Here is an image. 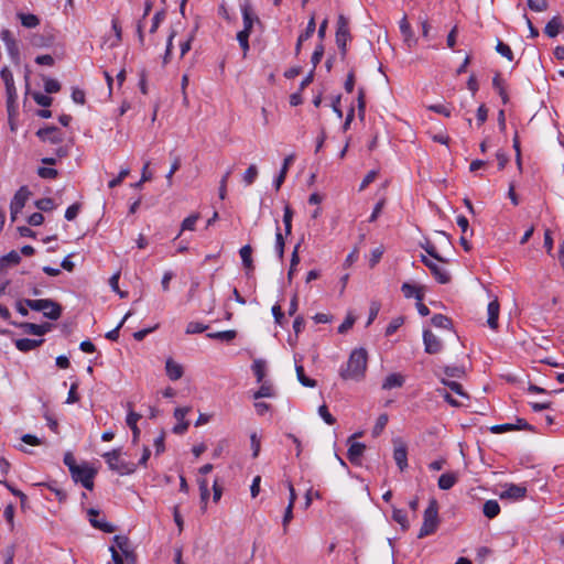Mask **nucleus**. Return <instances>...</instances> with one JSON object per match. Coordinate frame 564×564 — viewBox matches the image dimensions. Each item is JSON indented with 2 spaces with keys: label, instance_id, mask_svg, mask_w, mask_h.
<instances>
[{
  "label": "nucleus",
  "instance_id": "f257e3e1",
  "mask_svg": "<svg viewBox=\"0 0 564 564\" xmlns=\"http://www.w3.org/2000/svg\"><path fill=\"white\" fill-rule=\"evenodd\" d=\"M368 355L366 349H354L348 358L346 367H341L340 377L344 380L360 381L365 377Z\"/></svg>",
  "mask_w": 564,
  "mask_h": 564
},
{
  "label": "nucleus",
  "instance_id": "f03ea898",
  "mask_svg": "<svg viewBox=\"0 0 564 564\" xmlns=\"http://www.w3.org/2000/svg\"><path fill=\"white\" fill-rule=\"evenodd\" d=\"M108 467L118 473L119 475H130L137 469V465L132 462H128L121 458V449H112L102 455Z\"/></svg>",
  "mask_w": 564,
  "mask_h": 564
},
{
  "label": "nucleus",
  "instance_id": "7ed1b4c3",
  "mask_svg": "<svg viewBox=\"0 0 564 564\" xmlns=\"http://www.w3.org/2000/svg\"><path fill=\"white\" fill-rule=\"evenodd\" d=\"M438 505L435 499L430 500L423 514V523L417 534L419 539L433 534L438 527Z\"/></svg>",
  "mask_w": 564,
  "mask_h": 564
},
{
  "label": "nucleus",
  "instance_id": "20e7f679",
  "mask_svg": "<svg viewBox=\"0 0 564 564\" xmlns=\"http://www.w3.org/2000/svg\"><path fill=\"white\" fill-rule=\"evenodd\" d=\"M350 39L351 37L348 26V19L345 15L340 14L337 20L336 44L343 57L346 56L347 42L350 41Z\"/></svg>",
  "mask_w": 564,
  "mask_h": 564
},
{
  "label": "nucleus",
  "instance_id": "39448f33",
  "mask_svg": "<svg viewBox=\"0 0 564 564\" xmlns=\"http://www.w3.org/2000/svg\"><path fill=\"white\" fill-rule=\"evenodd\" d=\"M75 482H80L86 489L93 490L96 470L88 465H80L76 473H70Z\"/></svg>",
  "mask_w": 564,
  "mask_h": 564
},
{
  "label": "nucleus",
  "instance_id": "423d86ee",
  "mask_svg": "<svg viewBox=\"0 0 564 564\" xmlns=\"http://www.w3.org/2000/svg\"><path fill=\"white\" fill-rule=\"evenodd\" d=\"M30 191L26 186L20 187L17 193L14 194L13 198L10 203V214H11V220L15 221L18 214L23 209L25 206V203L30 196Z\"/></svg>",
  "mask_w": 564,
  "mask_h": 564
},
{
  "label": "nucleus",
  "instance_id": "0eeeda50",
  "mask_svg": "<svg viewBox=\"0 0 564 564\" xmlns=\"http://www.w3.org/2000/svg\"><path fill=\"white\" fill-rule=\"evenodd\" d=\"M88 520L90 524L106 533H112L116 531V527L109 522L106 521L105 517H101V513L99 510L90 508L87 511Z\"/></svg>",
  "mask_w": 564,
  "mask_h": 564
},
{
  "label": "nucleus",
  "instance_id": "6e6552de",
  "mask_svg": "<svg viewBox=\"0 0 564 564\" xmlns=\"http://www.w3.org/2000/svg\"><path fill=\"white\" fill-rule=\"evenodd\" d=\"M36 137L41 141L48 142L51 144H59L64 140V133L57 127L54 126L39 129L36 131Z\"/></svg>",
  "mask_w": 564,
  "mask_h": 564
},
{
  "label": "nucleus",
  "instance_id": "1a4fd4ad",
  "mask_svg": "<svg viewBox=\"0 0 564 564\" xmlns=\"http://www.w3.org/2000/svg\"><path fill=\"white\" fill-rule=\"evenodd\" d=\"M13 326H17L23 330V333L35 336H43L51 332L53 325L50 323L34 324L29 322L15 323L11 322Z\"/></svg>",
  "mask_w": 564,
  "mask_h": 564
},
{
  "label": "nucleus",
  "instance_id": "9d476101",
  "mask_svg": "<svg viewBox=\"0 0 564 564\" xmlns=\"http://www.w3.org/2000/svg\"><path fill=\"white\" fill-rule=\"evenodd\" d=\"M0 77L6 86L8 105L13 104L18 97V94L14 85L13 74L8 66L2 67V69L0 70Z\"/></svg>",
  "mask_w": 564,
  "mask_h": 564
},
{
  "label": "nucleus",
  "instance_id": "9b49d317",
  "mask_svg": "<svg viewBox=\"0 0 564 564\" xmlns=\"http://www.w3.org/2000/svg\"><path fill=\"white\" fill-rule=\"evenodd\" d=\"M241 14L243 22V29L241 31L251 34L254 24L261 25L259 17L253 12L249 3L246 2L241 4Z\"/></svg>",
  "mask_w": 564,
  "mask_h": 564
},
{
  "label": "nucleus",
  "instance_id": "f8f14e48",
  "mask_svg": "<svg viewBox=\"0 0 564 564\" xmlns=\"http://www.w3.org/2000/svg\"><path fill=\"white\" fill-rule=\"evenodd\" d=\"M421 261L431 270L434 278L442 284H446L451 281L449 273L441 265L430 260L426 256H421Z\"/></svg>",
  "mask_w": 564,
  "mask_h": 564
},
{
  "label": "nucleus",
  "instance_id": "ddd939ff",
  "mask_svg": "<svg viewBox=\"0 0 564 564\" xmlns=\"http://www.w3.org/2000/svg\"><path fill=\"white\" fill-rule=\"evenodd\" d=\"M423 343L425 352L431 355L438 354L443 348L441 339L430 329L423 332Z\"/></svg>",
  "mask_w": 564,
  "mask_h": 564
},
{
  "label": "nucleus",
  "instance_id": "4468645a",
  "mask_svg": "<svg viewBox=\"0 0 564 564\" xmlns=\"http://www.w3.org/2000/svg\"><path fill=\"white\" fill-rule=\"evenodd\" d=\"M393 443V458L400 470L403 471L408 467L406 445L400 440H394Z\"/></svg>",
  "mask_w": 564,
  "mask_h": 564
},
{
  "label": "nucleus",
  "instance_id": "2eb2a0df",
  "mask_svg": "<svg viewBox=\"0 0 564 564\" xmlns=\"http://www.w3.org/2000/svg\"><path fill=\"white\" fill-rule=\"evenodd\" d=\"M527 495V488L524 486L509 484L505 486V490L500 494L501 499H523Z\"/></svg>",
  "mask_w": 564,
  "mask_h": 564
},
{
  "label": "nucleus",
  "instance_id": "dca6fc26",
  "mask_svg": "<svg viewBox=\"0 0 564 564\" xmlns=\"http://www.w3.org/2000/svg\"><path fill=\"white\" fill-rule=\"evenodd\" d=\"M499 312H500V304L497 299L489 302L487 307V325L494 329L497 330L499 327L498 318H499Z\"/></svg>",
  "mask_w": 564,
  "mask_h": 564
},
{
  "label": "nucleus",
  "instance_id": "f3484780",
  "mask_svg": "<svg viewBox=\"0 0 564 564\" xmlns=\"http://www.w3.org/2000/svg\"><path fill=\"white\" fill-rule=\"evenodd\" d=\"M44 343L43 338L40 339H31V338H20L14 341L15 348L21 352H29L40 347Z\"/></svg>",
  "mask_w": 564,
  "mask_h": 564
},
{
  "label": "nucleus",
  "instance_id": "a211bd4d",
  "mask_svg": "<svg viewBox=\"0 0 564 564\" xmlns=\"http://www.w3.org/2000/svg\"><path fill=\"white\" fill-rule=\"evenodd\" d=\"M366 449V445L364 443L355 442L350 444L348 451H347V457L350 460L351 464H359L360 457L362 456L364 452Z\"/></svg>",
  "mask_w": 564,
  "mask_h": 564
},
{
  "label": "nucleus",
  "instance_id": "6ab92c4d",
  "mask_svg": "<svg viewBox=\"0 0 564 564\" xmlns=\"http://www.w3.org/2000/svg\"><path fill=\"white\" fill-rule=\"evenodd\" d=\"M165 370L167 377L173 381L181 379L184 373L183 367L175 362L172 358L166 360Z\"/></svg>",
  "mask_w": 564,
  "mask_h": 564
},
{
  "label": "nucleus",
  "instance_id": "aec40b11",
  "mask_svg": "<svg viewBox=\"0 0 564 564\" xmlns=\"http://www.w3.org/2000/svg\"><path fill=\"white\" fill-rule=\"evenodd\" d=\"M563 29L562 19L560 15L553 17L545 25L544 33L549 37H555L560 34L561 30Z\"/></svg>",
  "mask_w": 564,
  "mask_h": 564
},
{
  "label": "nucleus",
  "instance_id": "412c9836",
  "mask_svg": "<svg viewBox=\"0 0 564 564\" xmlns=\"http://www.w3.org/2000/svg\"><path fill=\"white\" fill-rule=\"evenodd\" d=\"M315 30H316L315 20H314V18H311L306 25L305 31L299 35V39H297V42L295 45V54L296 55L300 53L303 42L307 41L314 34Z\"/></svg>",
  "mask_w": 564,
  "mask_h": 564
},
{
  "label": "nucleus",
  "instance_id": "4be33fe9",
  "mask_svg": "<svg viewBox=\"0 0 564 564\" xmlns=\"http://www.w3.org/2000/svg\"><path fill=\"white\" fill-rule=\"evenodd\" d=\"M25 305L36 312L44 311V308H48L50 306H55V301L51 299H40V300H24Z\"/></svg>",
  "mask_w": 564,
  "mask_h": 564
},
{
  "label": "nucleus",
  "instance_id": "5701e85b",
  "mask_svg": "<svg viewBox=\"0 0 564 564\" xmlns=\"http://www.w3.org/2000/svg\"><path fill=\"white\" fill-rule=\"evenodd\" d=\"M141 419V415L134 411H129L128 415H127V419H126V422H127V425L131 429L132 431V441L133 443H135L138 440H139V436H140V429L138 427V421Z\"/></svg>",
  "mask_w": 564,
  "mask_h": 564
},
{
  "label": "nucleus",
  "instance_id": "b1692460",
  "mask_svg": "<svg viewBox=\"0 0 564 564\" xmlns=\"http://www.w3.org/2000/svg\"><path fill=\"white\" fill-rule=\"evenodd\" d=\"M404 383V377L401 373H390L382 383L383 390L401 388Z\"/></svg>",
  "mask_w": 564,
  "mask_h": 564
},
{
  "label": "nucleus",
  "instance_id": "393cba45",
  "mask_svg": "<svg viewBox=\"0 0 564 564\" xmlns=\"http://www.w3.org/2000/svg\"><path fill=\"white\" fill-rule=\"evenodd\" d=\"M293 161H294V154H290L284 159L281 171H280L279 175L276 176V178L274 180V186H275L276 191H279L281 185L283 184V182L286 177L288 170H289L290 165L293 163Z\"/></svg>",
  "mask_w": 564,
  "mask_h": 564
},
{
  "label": "nucleus",
  "instance_id": "a878e982",
  "mask_svg": "<svg viewBox=\"0 0 564 564\" xmlns=\"http://www.w3.org/2000/svg\"><path fill=\"white\" fill-rule=\"evenodd\" d=\"M401 291L406 299L415 297L420 302L423 301L424 294L416 285L405 282L402 284Z\"/></svg>",
  "mask_w": 564,
  "mask_h": 564
},
{
  "label": "nucleus",
  "instance_id": "bb28decb",
  "mask_svg": "<svg viewBox=\"0 0 564 564\" xmlns=\"http://www.w3.org/2000/svg\"><path fill=\"white\" fill-rule=\"evenodd\" d=\"M239 254L241 257V260H242V264L245 267L246 270L248 271H253L254 270V265H253V260H252V248L250 245H246L243 247L240 248L239 250Z\"/></svg>",
  "mask_w": 564,
  "mask_h": 564
},
{
  "label": "nucleus",
  "instance_id": "cd10ccee",
  "mask_svg": "<svg viewBox=\"0 0 564 564\" xmlns=\"http://www.w3.org/2000/svg\"><path fill=\"white\" fill-rule=\"evenodd\" d=\"M295 371L296 377L300 383L304 387L314 388L316 386V380L311 379L305 376L304 368L302 365L299 364L297 359L295 358Z\"/></svg>",
  "mask_w": 564,
  "mask_h": 564
},
{
  "label": "nucleus",
  "instance_id": "c85d7f7f",
  "mask_svg": "<svg viewBox=\"0 0 564 564\" xmlns=\"http://www.w3.org/2000/svg\"><path fill=\"white\" fill-rule=\"evenodd\" d=\"M482 512L488 519H494L500 513V506L497 500H487L484 503Z\"/></svg>",
  "mask_w": 564,
  "mask_h": 564
},
{
  "label": "nucleus",
  "instance_id": "c756f323",
  "mask_svg": "<svg viewBox=\"0 0 564 564\" xmlns=\"http://www.w3.org/2000/svg\"><path fill=\"white\" fill-rule=\"evenodd\" d=\"M457 475L454 473H445L438 478V487L442 490L451 489L457 481Z\"/></svg>",
  "mask_w": 564,
  "mask_h": 564
},
{
  "label": "nucleus",
  "instance_id": "7c9ffc66",
  "mask_svg": "<svg viewBox=\"0 0 564 564\" xmlns=\"http://www.w3.org/2000/svg\"><path fill=\"white\" fill-rule=\"evenodd\" d=\"M17 15L26 29H34L40 24V19L35 14L19 12Z\"/></svg>",
  "mask_w": 564,
  "mask_h": 564
},
{
  "label": "nucleus",
  "instance_id": "2f4dec72",
  "mask_svg": "<svg viewBox=\"0 0 564 564\" xmlns=\"http://www.w3.org/2000/svg\"><path fill=\"white\" fill-rule=\"evenodd\" d=\"M113 540H115L117 546L120 549V551L126 555V557L130 558L131 562H133V556L130 551L129 539L127 536L116 535Z\"/></svg>",
  "mask_w": 564,
  "mask_h": 564
},
{
  "label": "nucleus",
  "instance_id": "473e14b6",
  "mask_svg": "<svg viewBox=\"0 0 564 564\" xmlns=\"http://www.w3.org/2000/svg\"><path fill=\"white\" fill-rule=\"evenodd\" d=\"M237 332L234 329L229 330H221V332H215V333H208L207 337L212 339H217L220 341H231L236 338Z\"/></svg>",
  "mask_w": 564,
  "mask_h": 564
},
{
  "label": "nucleus",
  "instance_id": "72a5a7b5",
  "mask_svg": "<svg viewBox=\"0 0 564 564\" xmlns=\"http://www.w3.org/2000/svg\"><path fill=\"white\" fill-rule=\"evenodd\" d=\"M20 253L15 250H12L0 259V268L3 269L15 265L20 262Z\"/></svg>",
  "mask_w": 564,
  "mask_h": 564
},
{
  "label": "nucleus",
  "instance_id": "f704fd0d",
  "mask_svg": "<svg viewBox=\"0 0 564 564\" xmlns=\"http://www.w3.org/2000/svg\"><path fill=\"white\" fill-rule=\"evenodd\" d=\"M392 519L401 525L402 530L405 531L409 529L410 523L408 521L406 512L404 510L393 507Z\"/></svg>",
  "mask_w": 564,
  "mask_h": 564
},
{
  "label": "nucleus",
  "instance_id": "c9c22d12",
  "mask_svg": "<svg viewBox=\"0 0 564 564\" xmlns=\"http://www.w3.org/2000/svg\"><path fill=\"white\" fill-rule=\"evenodd\" d=\"M433 326L443 329H452V319L443 314H435L431 319Z\"/></svg>",
  "mask_w": 564,
  "mask_h": 564
},
{
  "label": "nucleus",
  "instance_id": "e433bc0d",
  "mask_svg": "<svg viewBox=\"0 0 564 564\" xmlns=\"http://www.w3.org/2000/svg\"><path fill=\"white\" fill-rule=\"evenodd\" d=\"M441 382L448 387L454 393H456L457 395L468 400L469 399V395L467 394V392L463 389V386L456 381H452V380H448V379H441Z\"/></svg>",
  "mask_w": 564,
  "mask_h": 564
},
{
  "label": "nucleus",
  "instance_id": "4c0bfd02",
  "mask_svg": "<svg viewBox=\"0 0 564 564\" xmlns=\"http://www.w3.org/2000/svg\"><path fill=\"white\" fill-rule=\"evenodd\" d=\"M492 86L495 89H497L499 96L501 97L502 104L507 105L509 101L508 94L503 87L502 79L500 78V75H496L492 79Z\"/></svg>",
  "mask_w": 564,
  "mask_h": 564
},
{
  "label": "nucleus",
  "instance_id": "58836bf2",
  "mask_svg": "<svg viewBox=\"0 0 564 564\" xmlns=\"http://www.w3.org/2000/svg\"><path fill=\"white\" fill-rule=\"evenodd\" d=\"M199 219V214H192L188 217H186L181 225V231L178 232L177 237L181 236V234L185 230H195V225L197 220Z\"/></svg>",
  "mask_w": 564,
  "mask_h": 564
},
{
  "label": "nucleus",
  "instance_id": "ea45409f",
  "mask_svg": "<svg viewBox=\"0 0 564 564\" xmlns=\"http://www.w3.org/2000/svg\"><path fill=\"white\" fill-rule=\"evenodd\" d=\"M43 313V315L48 318V319H52V321H56L61 317L62 315V306L55 302V306H50L48 308H44V311H41Z\"/></svg>",
  "mask_w": 564,
  "mask_h": 564
},
{
  "label": "nucleus",
  "instance_id": "a19ab883",
  "mask_svg": "<svg viewBox=\"0 0 564 564\" xmlns=\"http://www.w3.org/2000/svg\"><path fill=\"white\" fill-rule=\"evenodd\" d=\"M198 486L200 491V501L203 503V508L205 509L209 498L208 481L205 478L198 479Z\"/></svg>",
  "mask_w": 564,
  "mask_h": 564
},
{
  "label": "nucleus",
  "instance_id": "79ce46f5",
  "mask_svg": "<svg viewBox=\"0 0 564 564\" xmlns=\"http://www.w3.org/2000/svg\"><path fill=\"white\" fill-rule=\"evenodd\" d=\"M292 218H293V210L289 205L284 206V214H283V224H284V230L286 235L291 234L292 230Z\"/></svg>",
  "mask_w": 564,
  "mask_h": 564
},
{
  "label": "nucleus",
  "instance_id": "37998d69",
  "mask_svg": "<svg viewBox=\"0 0 564 564\" xmlns=\"http://www.w3.org/2000/svg\"><path fill=\"white\" fill-rule=\"evenodd\" d=\"M388 420H389V417L386 413L379 415V417L377 419V422L372 429L373 436H379L382 433V431L384 430V427L388 423Z\"/></svg>",
  "mask_w": 564,
  "mask_h": 564
},
{
  "label": "nucleus",
  "instance_id": "c03bdc74",
  "mask_svg": "<svg viewBox=\"0 0 564 564\" xmlns=\"http://www.w3.org/2000/svg\"><path fill=\"white\" fill-rule=\"evenodd\" d=\"M249 36H250V33L248 32H243V31H239L237 33V41L239 42V45L243 52V56H247V53L249 52Z\"/></svg>",
  "mask_w": 564,
  "mask_h": 564
},
{
  "label": "nucleus",
  "instance_id": "a18cd8bd",
  "mask_svg": "<svg viewBox=\"0 0 564 564\" xmlns=\"http://www.w3.org/2000/svg\"><path fill=\"white\" fill-rule=\"evenodd\" d=\"M132 315V312L129 311L124 316L123 318L121 319V322L118 324V326L111 330H109L107 334H106V338L109 339V340H113L116 341L118 338H119V330L120 328L122 327V325L124 324V322Z\"/></svg>",
  "mask_w": 564,
  "mask_h": 564
},
{
  "label": "nucleus",
  "instance_id": "49530a36",
  "mask_svg": "<svg viewBox=\"0 0 564 564\" xmlns=\"http://www.w3.org/2000/svg\"><path fill=\"white\" fill-rule=\"evenodd\" d=\"M496 51L502 55L503 57H506L508 61H513V53H512V50L510 48V46L506 43H503L502 41H498L497 45H496Z\"/></svg>",
  "mask_w": 564,
  "mask_h": 564
},
{
  "label": "nucleus",
  "instance_id": "de8ad7c7",
  "mask_svg": "<svg viewBox=\"0 0 564 564\" xmlns=\"http://www.w3.org/2000/svg\"><path fill=\"white\" fill-rule=\"evenodd\" d=\"M444 373L448 378H463L465 376V369L458 366H446L444 368Z\"/></svg>",
  "mask_w": 564,
  "mask_h": 564
},
{
  "label": "nucleus",
  "instance_id": "09e8293b",
  "mask_svg": "<svg viewBox=\"0 0 564 564\" xmlns=\"http://www.w3.org/2000/svg\"><path fill=\"white\" fill-rule=\"evenodd\" d=\"M34 101L39 105V106H42V107H50L53 102V98L45 95V94H42V93H33L32 95Z\"/></svg>",
  "mask_w": 564,
  "mask_h": 564
},
{
  "label": "nucleus",
  "instance_id": "8fccbe9b",
  "mask_svg": "<svg viewBox=\"0 0 564 564\" xmlns=\"http://www.w3.org/2000/svg\"><path fill=\"white\" fill-rule=\"evenodd\" d=\"M403 323L404 319L402 316L393 318L386 328V336L393 335L402 326Z\"/></svg>",
  "mask_w": 564,
  "mask_h": 564
},
{
  "label": "nucleus",
  "instance_id": "3c124183",
  "mask_svg": "<svg viewBox=\"0 0 564 564\" xmlns=\"http://www.w3.org/2000/svg\"><path fill=\"white\" fill-rule=\"evenodd\" d=\"M44 89L46 94H55L61 90V84L56 79L45 78Z\"/></svg>",
  "mask_w": 564,
  "mask_h": 564
},
{
  "label": "nucleus",
  "instance_id": "603ef678",
  "mask_svg": "<svg viewBox=\"0 0 564 564\" xmlns=\"http://www.w3.org/2000/svg\"><path fill=\"white\" fill-rule=\"evenodd\" d=\"M284 246H285L284 238H283L282 234L280 232V230L278 229V231L275 234V252L280 260H282L284 257Z\"/></svg>",
  "mask_w": 564,
  "mask_h": 564
},
{
  "label": "nucleus",
  "instance_id": "864d4df0",
  "mask_svg": "<svg viewBox=\"0 0 564 564\" xmlns=\"http://www.w3.org/2000/svg\"><path fill=\"white\" fill-rule=\"evenodd\" d=\"M258 176V169L254 164H251L243 174V181L247 185H251Z\"/></svg>",
  "mask_w": 564,
  "mask_h": 564
},
{
  "label": "nucleus",
  "instance_id": "5fc2aeb1",
  "mask_svg": "<svg viewBox=\"0 0 564 564\" xmlns=\"http://www.w3.org/2000/svg\"><path fill=\"white\" fill-rule=\"evenodd\" d=\"M37 175L45 180H53L58 175L56 169L42 166L37 169Z\"/></svg>",
  "mask_w": 564,
  "mask_h": 564
},
{
  "label": "nucleus",
  "instance_id": "6e6d98bb",
  "mask_svg": "<svg viewBox=\"0 0 564 564\" xmlns=\"http://www.w3.org/2000/svg\"><path fill=\"white\" fill-rule=\"evenodd\" d=\"M318 414L324 420V422L328 425H333L336 423V419L329 413L326 404H322L318 408Z\"/></svg>",
  "mask_w": 564,
  "mask_h": 564
},
{
  "label": "nucleus",
  "instance_id": "4d7b16f0",
  "mask_svg": "<svg viewBox=\"0 0 564 564\" xmlns=\"http://www.w3.org/2000/svg\"><path fill=\"white\" fill-rule=\"evenodd\" d=\"M252 370L258 382H261L264 378V362L262 360H254L252 364Z\"/></svg>",
  "mask_w": 564,
  "mask_h": 564
},
{
  "label": "nucleus",
  "instance_id": "13d9d810",
  "mask_svg": "<svg viewBox=\"0 0 564 564\" xmlns=\"http://www.w3.org/2000/svg\"><path fill=\"white\" fill-rule=\"evenodd\" d=\"M528 7L535 12H543L547 9L546 0H528Z\"/></svg>",
  "mask_w": 564,
  "mask_h": 564
},
{
  "label": "nucleus",
  "instance_id": "bf43d9fd",
  "mask_svg": "<svg viewBox=\"0 0 564 564\" xmlns=\"http://www.w3.org/2000/svg\"><path fill=\"white\" fill-rule=\"evenodd\" d=\"M207 325L198 322H189L186 326V334H199L207 329Z\"/></svg>",
  "mask_w": 564,
  "mask_h": 564
},
{
  "label": "nucleus",
  "instance_id": "052dcab7",
  "mask_svg": "<svg viewBox=\"0 0 564 564\" xmlns=\"http://www.w3.org/2000/svg\"><path fill=\"white\" fill-rule=\"evenodd\" d=\"M356 318L350 313L346 316L345 321L339 325L338 333L345 334L347 333L355 324Z\"/></svg>",
  "mask_w": 564,
  "mask_h": 564
},
{
  "label": "nucleus",
  "instance_id": "680f3d73",
  "mask_svg": "<svg viewBox=\"0 0 564 564\" xmlns=\"http://www.w3.org/2000/svg\"><path fill=\"white\" fill-rule=\"evenodd\" d=\"M35 206L42 212H50L55 207L52 198H41L35 202Z\"/></svg>",
  "mask_w": 564,
  "mask_h": 564
},
{
  "label": "nucleus",
  "instance_id": "e2e57ef3",
  "mask_svg": "<svg viewBox=\"0 0 564 564\" xmlns=\"http://www.w3.org/2000/svg\"><path fill=\"white\" fill-rule=\"evenodd\" d=\"M323 55H324V46H323V44L321 43V44H318V45L315 47V50H314V52H313V54H312V59H311V62H312V64H313V69H315V67L319 64V62H321V59H322Z\"/></svg>",
  "mask_w": 564,
  "mask_h": 564
},
{
  "label": "nucleus",
  "instance_id": "0e129e2a",
  "mask_svg": "<svg viewBox=\"0 0 564 564\" xmlns=\"http://www.w3.org/2000/svg\"><path fill=\"white\" fill-rule=\"evenodd\" d=\"M130 173V170L129 169H122L118 176L115 177L113 180H111L109 183H108V186L110 188H115L116 186L120 185L122 183V181L129 175Z\"/></svg>",
  "mask_w": 564,
  "mask_h": 564
},
{
  "label": "nucleus",
  "instance_id": "69168bd1",
  "mask_svg": "<svg viewBox=\"0 0 564 564\" xmlns=\"http://www.w3.org/2000/svg\"><path fill=\"white\" fill-rule=\"evenodd\" d=\"M79 210H80V204H78V203H75V204L70 205L69 207H67V209L65 212L66 220H68V221L74 220L77 217Z\"/></svg>",
  "mask_w": 564,
  "mask_h": 564
},
{
  "label": "nucleus",
  "instance_id": "338daca9",
  "mask_svg": "<svg viewBox=\"0 0 564 564\" xmlns=\"http://www.w3.org/2000/svg\"><path fill=\"white\" fill-rule=\"evenodd\" d=\"M64 464L68 467L69 473H76L80 465L76 464L75 457L72 453H66L64 456Z\"/></svg>",
  "mask_w": 564,
  "mask_h": 564
},
{
  "label": "nucleus",
  "instance_id": "774afa93",
  "mask_svg": "<svg viewBox=\"0 0 564 564\" xmlns=\"http://www.w3.org/2000/svg\"><path fill=\"white\" fill-rule=\"evenodd\" d=\"M422 247L424 248V250L427 252V254L430 257H432L433 259H435V260H437L440 262H445V260L437 253L436 248H435V246L433 243L427 241Z\"/></svg>",
  "mask_w": 564,
  "mask_h": 564
}]
</instances>
